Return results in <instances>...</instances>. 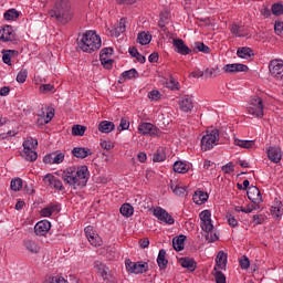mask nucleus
I'll return each mask as SVG.
<instances>
[{
    "label": "nucleus",
    "mask_w": 283,
    "mask_h": 283,
    "mask_svg": "<svg viewBox=\"0 0 283 283\" xmlns=\"http://www.w3.org/2000/svg\"><path fill=\"white\" fill-rule=\"evenodd\" d=\"M218 140H220V130L212 129L209 134L201 138L202 151H209L210 149H213V147L218 145Z\"/></svg>",
    "instance_id": "4"
},
{
    "label": "nucleus",
    "mask_w": 283,
    "mask_h": 283,
    "mask_svg": "<svg viewBox=\"0 0 283 283\" xmlns=\"http://www.w3.org/2000/svg\"><path fill=\"white\" fill-rule=\"evenodd\" d=\"M53 118H54V108H49L46 113V117L44 119L45 125H48V123H50V120H52Z\"/></svg>",
    "instance_id": "61"
},
{
    "label": "nucleus",
    "mask_w": 283,
    "mask_h": 283,
    "mask_svg": "<svg viewBox=\"0 0 283 283\" xmlns=\"http://www.w3.org/2000/svg\"><path fill=\"white\" fill-rule=\"evenodd\" d=\"M99 61H101L103 67H105V70H112V67L114 66V60H112V59L99 57Z\"/></svg>",
    "instance_id": "47"
},
{
    "label": "nucleus",
    "mask_w": 283,
    "mask_h": 283,
    "mask_svg": "<svg viewBox=\"0 0 283 283\" xmlns=\"http://www.w3.org/2000/svg\"><path fill=\"white\" fill-rule=\"evenodd\" d=\"M62 179L72 189H83L90 180V170L87 166L70 167L62 172Z\"/></svg>",
    "instance_id": "1"
},
{
    "label": "nucleus",
    "mask_w": 283,
    "mask_h": 283,
    "mask_svg": "<svg viewBox=\"0 0 283 283\" xmlns=\"http://www.w3.org/2000/svg\"><path fill=\"white\" fill-rule=\"evenodd\" d=\"M193 52H203V54H209L211 52V49L202 42H196Z\"/></svg>",
    "instance_id": "42"
},
{
    "label": "nucleus",
    "mask_w": 283,
    "mask_h": 283,
    "mask_svg": "<svg viewBox=\"0 0 283 283\" xmlns=\"http://www.w3.org/2000/svg\"><path fill=\"white\" fill-rule=\"evenodd\" d=\"M94 266L97 270V272L101 274L102 279L106 283H116V279L112 274V271L105 263L102 261H95Z\"/></svg>",
    "instance_id": "8"
},
{
    "label": "nucleus",
    "mask_w": 283,
    "mask_h": 283,
    "mask_svg": "<svg viewBox=\"0 0 283 283\" xmlns=\"http://www.w3.org/2000/svg\"><path fill=\"white\" fill-rule=\"evenodd\" d=\"M249 114L251 116H255L256 118H262L264 116V105L262 98L254 96L250 99V104L248 107Z\"/></svg>",
    "instance_id": "7"
},
{
    "label": "nucleus",
    "mask_w": 283,
    "mask_h": 283,
    "mask_svg": "<svg viewBox=\"0 0 283 283\" xmlns=\"http://www.w3.org/2000/svg\"><path fill=\"white\" fill-rule=\"evenodd\" d=\"M101 36L96 34L95 31H86L83 34L82 40L78 42V48L88 54L96 52V50H101Z\"/></svg>",
    "instance_id": "3"
},
{
    "label": "nucleus",
    "mask_w": 283,
    "mask_h": 283,
    "mask_svg": "<svg viewBox=\"0 0 283 283\" xmlns=\"http://www.w3.org/2000/svg\"><path fill=\"white\" fill-rule=\"evenodd\" d=\"M21 156L22 158H24V160H28L29 163H34V160L39 158V154H36L35 150H23Z\"/></svg>",
    "instance_id": "35"
},
{
    "label": "nucleus",
    "mask_w": 283,
    "mask_h": 283,
    "mask_svg": "<svg viewBox=\"0 0 283 283\" xmlns=\"http://www.w3.org/2000/svg\"><path fill=\"white\" fill-rule=\"evenodd\" d=\"M199 76H206V78H216V76H220V69H207L205 72H200Z\"/></svg>",
    "instance_id": "36"
},
{
    "label": "nucleus",
    "mask_w": 283,
    "mask_h": 283,
    "mask_svg": "<svg viewBox=\"0 0 283 283\" xmlns=\"http://www.w3.org/2000/svg\"><path fill=\"white\" fill-rule=\"evenodd\" d=\"M240 266L241 269H249V266H251V261H249V258H247L245 255H243L240 259Z\"/></svg>",
    "instance_id": "58"
},
{
    "label": "nucleus",
    "mask_w": 283,
    "mask_h": 283,
    "mask_svg": "<svg viewBox=\"0 0 283 283\" xmlns=\"http://www.w3.org/2000/svg\"><path fill=\"white\" fill-rule=\"evenodd\" d=\"M260 209V203H249L245 208V213H252V211H258Z\"/></svg>",
    "instance_id": "59"
},
{
    "label": "nucleus",
    "mask_w": 283,
    "mask_h": 283,
    "mask_svg": "<svg viewBox=\"0 0 283 283\" xmlns=\"http://www.w3.org/2000/svg\"><path fill=\"white\" fill-rule=\"evenodd\" d=\"M207 234L205 235V239L207 240V242H216L218 240V234L213 233V232H206Z\"/></svg>",
    "instance_id": "60"
},
{
    "label": "nucleus",
    "mask_w": 283,
    "mask_h": 283,
    "mask_svg": "<svg viewBox=\"0 0 283 283\" xmlns=\"http://www.w3.org/2000/svg\"><path fill=\"white\" fill-rule=\"evenodd\" d=\"M28 80V70L22 69L18 75H17V82L18 83H23L24 81Z\"/></svg>",
    "instance_id": "49"
},
{
    "label": "nucleus",
    "mask_w": 283,
    "mask_h": 283,
    "mask_svg": "<svg viewBox=\"0 0 283 283\" xmlns=\"http://www.w3.org/2000/svg\"><path fill=\"white\" fill-rule=\"evenodd\" d=\"M179 107L182 112H191L193 109V101L189 95H185L179 99Z\"/></svg>",
    "instance_id": "21"
},
{
    "label": "nucleus",
    "mask_w": 283,
    "mask_h": 283,
    "mask_svg": "<svg viewBox=\"0 0 283 283\" xmlns=\"http://www.w3.org/2000/svg\"><path fill=\"white\" fill-rule=\"evenodd\" d=\"M148 98H150L151 101H158V98H160V92H158L156 90L149 92Z\"/></svg>",
    "instance_id": "62"
},
{
    "label": "nucleus",
    "mask_w": 283,
    "mask_h": 283,
    "mask_svg": "<svg viewBox=\"0 0 283 283\" xmlns=\"http://www.w3.org/2000/svg\"><path fill=\"white\" fill-rule=\"evenodd\" d=\"M117 129L118 132H125V129H129V122L125 118H122Z\"/></svg>",
    "instance_id": "57"
},
{
    "label": "nucleus",
    "mask_w": 283,
    "mask_h": 283,
    "mask_svg": "<svg viewBox=\"0 0 283 283\" xmlns=\"http://www.w3.org/2000/svg\"><path fill=\"white\" fill-rule=\"evenodd\" d=\"M199 218L201 220L200 227L205 233H211L213 231V223L211 222V210H203L200 212Z\"/></svg>",
    "instance_id": "9"
},
{
    "label": "nucleus",
    "mask_w": 283,
    "mask_h": 283,
    "mask_svg": "<svg viewBox=\"0 0 283 283\" xmlns=\"http://www.w3.org/2000/svg\"><path fill=\"white\" fill-rule=\"evenodd\" d=\"M23 187V180L21 178H15L11 180V190L12 191H21Z\"/></svg>",
    "instance_id": "44"
},
{
    "label": "nucleus",
    "mask_w": 283,
    "mask_h": 283,
    "mask_svg": "<svg viewBox=\"0 0 283 283\" xmlns=\"http://www.w3.org/2000/svg\"><path fill=\"white\" fill-rule=\"evenodd\" d=\"M160 19L158 22L159 28L163 30V28H165V23H167V21H169V12L164 11L160 13Z\"/></svg>",
    "instance_id": "46"
},
{
    "label": "nucleus",
    "mask_w": 283,
    "mask_h": 283,
    "mask_svg": "<svg viewBox=\"0 0 283 283\" xmlns=\"http://www.w3.org/2000/svg\"><path fill=\"white\" fill-rule=\"evenodd\" d=\"M216 262L219 269H224L227 266V253H224V251H219L216 258Z\"/></svg>",
    "instance_id": "33"
},
{
    "label": "nucleus",
    "mask_w": 283,
    "mask_h": 283,
    "mask_svg": "<svg viewBox=\"0 0 283 283\" xmlns=\"http://www.w3.org/2000/svg\"><path fill=\"white\" fill-rule=\"evenodd\" d=\"M114 54V49L112 48H105L102 49L99 53V59H107L108 56H112Z\"/></svg>",
    "instance_id": "50"
},
{
    "label": "nucleus",
    "mask_w": 283,
    "mask_h": 283,
    "mask_svg": "<svg viewBox=\"0 0 283 283\" xmlns=\"http://www.w3.org/2000/svg\"><path fill=\"white\" fill-rule=\"evenodd\" d=\"M237 55L239 59H251V56H255V53L253 52V49L249 46H242L238 49Z\"/></svg>",
    "instance_id": "25"
},
{
    "label": "nucleus",
    "mask_w": 283,
    "mask_h": 283,
    "mask_svg": "<svg viewBox=\"0 0 283 283\" xmlns=\"http://www.w3.org/2000/svg\"><path fill=\"white\" fill-rule=\"evenodd\" d=\"M192 200L196 202V205H203V202L209 200V195L202 190H198L195 192Z\"/></svg>",
    "instance_id": "27"
},
{
    "label": "nucleus",
    "mask_w": 283,
    "mask_h": 283,
    "mask_svg": "<svg viewBox=\"0 0 283 283\" xmlns=\"http://www.w3.org/2000/svg\"><path fill=\"white\" fill-rule=\"evenodd\" d=\"M126 271L128 273H135V275L147 273L149 271V264L145 261L132 262V260H125Z\"/></svg>",
    "instance_id": "5"
},
{
    "label": "nucleus",
    "mask_w": 283,
    "mask_h": 283,
    "mask_svg": "<svg viewBox=\"0 0 283 283\" xmlns=\"http://www.w3.org/2000/svg\"><path fill=\"white\" fill-rule=\"evenodd\" d=\"M214 280L217 283H227V276L224 273H222V271H217L214 273Z\"/></svg>",
    "instance_id": "54"
},
{
    "label": "nucleus",
    "mask_w": 283,
    "mask_h": 283,
    "mask_svg": "<svg viewBox=\"0 0 283 283\" xmlns=\"http://www.w3.org/2000/svg\"><path fill=\"white\" fill-rule=\"evenodd\" d=\"M65 160V154L60 151L50 153L43 158L45 165H61Z\"/></svg>",
    "instance_id": "12"
},
{
    "label": "nucleus",
    "mask_w": 283,
    "mask_h": 283,
    "mask_svg": "<svg viewBox=\"0 0 283 283\" xmlns=\"http://www.w3.org/2000/svg\"><path fill=\"white\" fill-rule=\"evenodd\" d=\"M50 229H52V223L48 220H42L35 224L34 233L35 235H46Z\"/></svg>",
    "instance_id": "18"
},
{
    "label": "nucleus",
    "mask_w": 283,
    "mask_h": 283,
    "mask_svg": "<svg viewBox=\"0 0 283 283\" xmlns=\"http://www.w3.org/2000/svg\"><path fill=\"white\" fill-rule=\"evenodd\" d=\"M230 30L232 34H235V36H249V32L244 25L232 24Z\"/></svg>",
    "instance_id": "29"
},
{
    "label": "nucleus",
    "mask_w": 283,
    "mask_h": 283,
    "mask_svg": "<svg viewBox=\"0 0 283 283\" xmlns=\"http://www.w3.org/2000/svg\"><path fill=\"white\" fill-rule=\"evenodd\" d=\"M274 32L277 36H283V22L276 21L274 24Z\"/></svg>",
    "instance_id": "55"
},
{
    "label": "nucleus",
    "mask_w": 283,
    "mask_h": 283,
    "mask_svg": "<svg viewBox=\"0 0 283 283\" xmlns=\"http://www.w3.org/2000/svg\"><path fill=\"white\" fill-rule=\"evenodd\" d=\"M45 185H49V187H53V189H56L57 191H63L65 187L63 186V181L61 179L54 177L53 175H45L43 178Z\"/></svg>",
    "instance_id": "15"
},
{
    "label": "nucleus",
    "mask_w": 283,
    "mask_h": 283,
    "mask_svg": "<svg viewBox=\"0 0 283 283\" xmlns=\"http://www.w3.org/2000/svg\"><path fill=\"white\" fill-rule=\"evenodd\" d=\"M228 224L230 227H238V219H235V217H233L232 214H229Z\"/></svg>",
    "instance_id": "63"
},
{
    "label": "nucleus",
    "mask_w": 283,
    "mask_h": 283,
    "mask_svg": "<svg viewBox=\"0 0 283 283\" xmlns=\"http://www.w3.org/2000/svg\"><path fill=\"white\" fill-rule=\"evenodd\" d=\"M272 14L275 17H281L283 14V4L282 3H274L272 4Z\"/></svg>",
    "instance_id": "45"
},
{
    "label": "nucleus",
    "mask_w": 283,
    "mask_h": 283,
    "mask_svg": "<svg viewBox=\"0 0 283 283\" xmlns=\"http://www.w3.org/2000/svg\"><path fill=\"white\" fill-rule=\"evenodd\" d=\"M41 94H50V92H54V85L52 84H42L40 86Z\"/></svg>",
    "instance_id": "51"
},
{
    "label": "nucleus",
    "mask_w": 283,
    "mask_h": 283,
    "mask_svg": "<svg viewBox=\"0 0 283 283\" xmlns=\"http://www.w3.org/2000/svg\"><path fill=\"white\" fill-rule=\"evenodd\" d=\"M174 171H176V174H187V171H189V165L182 161H176L174 164Z\"/></svg>",
    "instance_id": "37"
},
{
    "label": "nucleus",
    "mask_w": 283,
    "mask_h": 283,
    "mask_svg": "<svg viewBox=\"0 0 283 283\" xmlns=\"http://www.w3.org/2000/svg\"><path fill=\"white\" fill-rule=\"evenodd\" d=\"M223 71L228 74H238V72H249V66L240 63L227 64L223 66Z\"/></svg>",
    "instance_id": "19"
},
{
    "label": "nucleus",
    "mask_w": 283,
    "mask_h": 283,
    "mask_svg": "<svg viewBox=\"0 0 283 283\" xmlns=\"http://www.w3.org/2000/svg\"><path fill=\"white\" fill-rule=\"evenodd\" d=\"M19 36H17V33L14 30H12V27L7 25L0 30V41H18Z\"/></svg>",
    "instance_id": "13"
},
{
    "label": "nucleus",
    "mask_w": 283,
    "mask_h": 283,
    "mask_svg": "<svg viewBox=\"0 0 283 283\" xmlns=\"http://www.w3.org/2000/svg\"><path fill=\"white\" fill-rule=\"evenodd\" d=\"M171 189L176 196H187V188L182 186H176L175 188L171 186Z\"/></svg>",
    "instance_id": "48"
},
{
    "label": "nucleus",
    "mask_w": 283,
    "mask_h": 283,
    "mask_svg": "<svg viewBox=\"0 0 283 283\" xmlns=\"http://www.w3.org/2000/svg\"><path fill=\"white\" fill-rule=\"evenodd\" d=\"M248 198L253 202L254 205H260L262 203V193L260 192V189L255 186H251L248 189Z\"/></svg>",
    "instance_id": "17"
},
{
    "label": "nucleus",
    "mask_w": 283,
    "mask_h": 283,
    "mask_svg": "<svg viewBox=\"0 0 283 283\" xmlns=\"http://www.w3.org/2000/svg\"><path fill=\"white\" fill-rule=\"evenodd\" d=\"M85 132H87V127L83 125H73L72 127V136H85Z\"/></svg>",
    "instance_id": "41"
},
{
    "label": "nucleus",
    "mask_w": 283,
    "mask_h": 283,
    "mask_svg": "<svg viewBox=\"0 0 283 283\" xmlns=\"http://www.w3.org/2000/svg\"><path fill=\"white\" fill-rule=\"evenodd\" d=\"M234 145H237L238 147H242V149H252V147L255 146V142L254 140H244V139H234Z\"/></svg>",
    "instance_id": "31"
},
{
    "label": "nucleus",
    "mask_w": 283,
    "mask_h": 283,
    "mask_svg": "<svg viewBox=\"0 0 283 283\" xmlns=\"http://www.w3.org/2000/svg\"><path fill=\"white\" fill-rule=\"evenodd\" d=\"M166 156L165 154L163 153V150L158 149L154 156H153V160L155 163H163V160H165Z\"/></svg>",
    "instance_id": "52"
},
{
    "label": "nucleus",
    "mask_w": 283,
    "mask_h": 283,
    "mask_svg": "<svg viewBox=\"0 0 283 283\" xmlns=\"http://www.w3.org/2000/svg\"><path fill=\"white\" fill-rule=\"evenodd\" d=\"M12 53H14V51L9 50L7 53L3 54L2 61H3V63H6V65H11L12 55H10V54H12Z\"/></svg>",
    "instance_id": "56"
},
{
    "label": "nucleus",
    "mask_w": 283,
    "mask_h": 283,
    "mask_svg": "<svg viewBox=\"0 0 283 283\" xmlns=\"http://www.w3.org/2000/svg\"><path fill=\"white\" fill-rule=\"evenodd\" d=\"M84 232L90 244H92V247H101L103 244V240L101 239L98 233L94 231V227L92 226L86 227L84 229Z\"/></svg>",
    "instance_id": "10"
},
{
    "label": "nucleus",
    "mask_w": 283,
    "mask_h": 283,
    "mask_svg": "<svg viewBox=\"0 0 283 283\" xmlns=\"http://www.w3.org/2000/svg\"><path fill=\"white\" fill-rule=\"evenodd\" d=\"M119 211L125 218H132V216H134V207H132L129 203H124Z\"/></svg>",
    "instance_id": "38"
},
{
    "label": "nucleus",
    "mask_w": 283,
    "mask_h": 283,
    "mask_svg": "<svg viewBox=\"0 0 283 283\" xmlns=\"http://www.w3.org/2000/svg\"><path fill=\"white\" fill-rule=\"evenodd\" d=\"M167 251L165 249L159 250L158 256H157V264L161 271H165L167 269V264H169V261L166 260Z\"/></svg>",
    "instance_id": "23"
},
{
    "label": "nucleus",
    "mask_w": 283,
    "mask_h": 283,
    "mask_svg": "<svg viewBox=\"0 0 283 283\" xmlns=\"http://www.w3.org/2000/svg\"><path fill=\"white\" fill-rule=\"evenodd\" d=\"M185 240H187V235L180 234L172 239V247L175 251H184L185 250Z\"/></svg>",
    "instance_id": "22"
},
{
    "label": "nucleus",
    "mask_w": 283,
    "mask_h": 283,
    "mask_svg": "<svg viewBox=\"0 0 283 283\" xmlns=\"http://www.w3.org/2000/svg\"><path fill=\"white\" fill-rule=\"evenodd\" d=\"M3 18L6 21H15V19H19V12L17 9H9L4 12Z\"/></svg>",
    "instance_id": "40"
},
{
    "label": "nucleus",
    "mask_w": 283,
    "mask_h": 283,
    "mask_svg": "<svg viewBox=\"0 0 283 283\" xmlns=\"http://www.w3.org/2000/svg\"><path fill=\"white\" fill-rule=\"evenodd\" d=\"M36 147H39V140H36L32 137H28L23 142V151H34V149H36Z\"/></svg>",
    "instance_id": "26"
},
{
    "label": "nucleus",
    "mask_w": 283,
    "mask_h": 283,
    "mask_svg": "<svg viewBox=\"0 0 283 283\" xmlns=\"http://www.w3.org/2000/svg\"><path fill=\"white\" fill-rule=\"evenodd\" d=\"M51 283H67V281L64 280L63 276H54Z\"/></svg>",
    "instance_id": "64"
},
{
    "label": "nucleus",
    "mask_w": 283,
    "mask_h": 283,
    "mask_svg": "<svg viewBox=\"0 0 283 283\" xmlns=\"http://www.w3.org/2000/svg\"><path fill=\"white\" fill-rule=\"evenodd\" d=\"M137 43H139L140 45H149V43H151V35L146 32L138 33Z\"/></svg>",
    "instance_id": "34"
},
{
    "label": "nucleus",
    "mask_w": 283,
    "mask_h": 283,
    "mask_svg": "<svg viewBox=\"0 0 283 283\" xmlns=\"http://www.w3.org/2000/svg\"><path fill=\"white\" fill-rule=\"evenodd\" d=\"M221 171H223V174H233V171H235V166L230 161L222 166Z\"/></svg>",
    "instance_id": "53"
},
{
    "label": "nucleus",
    "mask_w": 283,
    "mask_h": 283,
    "mask_svg": "<svg viewBox=\"0 0 283 283\" xmlns=\"http://www.w3.org/2000/svg\"><path fill=\"white\" fill-rule=\"evenodd\" d=\"M271 76L277 82L283 83V60H271L269 63Z\"/></svg>",
    "instance_id": "6"
},
{
    "label": "nucleus",
    "mask_w": 283,
    "mask_h": 283,
    "mask_svg": "<svg viewBox=\"0 0 283 283\" xmlns=\"http://www.w3.org/2000/svg\"><path fill=\"white\" fill-rule=\"evenodd\" d=\"M25 249L30 251V253H39V245L36 242L32 240L24 241Z\"/></svg>",
    "instance_id": "43"
},
{
    "label": "nucleus",
    "mask_w": 283,
    "mask_h": 283,
    "mask_svg": "<svg viewBox=\"0 0 283 283\" xmlns=\"http://www.w3.org/2000/svg\"><path fill=\"white\" fill-rule=\"evenodd\" d=\"M154 216L157 218V220H160L165 224H175L176 222L174 217H171V214H169V212L163 208H155Z\"/></svg>",
    "instance_id": "11"
},
{
    "label": "nucleus",
    "mask_w": 283,
    "mask_h": 283,
    "mask_svg": "<svg viewBox=\"0 0 283 283\" xmlns=\"http://www.w3.org/2000/svg\"><path fill=\"white\" fill-rule=\"evenodd\" d=\"M126 23H127V20L125 18H122L119 20L118 24L114 29L115 36H120V34H123V32L127 30Z\"/></svg>",
    "instance_id": "32"
},
{
    "label": "nucleus",
    "mask_w": 283,
    "mask_h": 283,
    "mask_svg": "<svg viewBox=\"0 0 283 283\" xmlns=\"http://www.w3.org/2000/svg\"><path fill=\"white\" fill-rule=\"evenodd\" d=\"M138 132L143 136H158V128L151 123H142L138 126Z\"/></svg>",
    "instance_id": "14"
},
{
    "label": "nucleus",
    "mask_w": 283,
    "mask_h": 283,
    "mask_svg": "<svg viewBox=\"0 0 283 283\" xmlns=\"http://www.w3.org/2000/svg\"><path fill=\"white\" fill-rule=\"evenodd\" d=\"M73 156L75 158H87V156H92V150L88 148H83V147H75L72 150Z\"/></svg>",
    "instance_id": "24"
},
{
    "label": "nucleus",
    "mask_w": 283,
    "mask_h": 283,
    "mask_svg": "<svg viewBox=\"0 0 283 283\" xmlns=\"http://www.w3.org/2000/svg\"><path fill=\"white\" fill-rule=\"evenodd\" d=\"M181 266L184 269H188V271L191 272L196 271V269L198 268L196 261L189 258L181 259Z\"/></svg>",
    "instance_id": "30"
},
{
    "label": "nucleus",
    "mask_w": 283,
    "mask_h": 283,
    "mask_svg": "<svg viewBox=\"0 0 283 283\" xmlns=\"http://www.w3.org/2000/svg\"><path fill=\"white\" fill-rule=\"evenodd\" d=\"M268 157L269 160H271L272 163H280V160H282V148L280 147H270L268 149Z\"/></svg>",
    "instance_id": "20"
},
{
    "label": "nucleus",
    "mask_w": 283,
    "mask_h": 283,
    "mask_svg": "<svg viewBox=\"0 0 283 283\" xmlns=\"http://www.w3.org/2000/svg\"><path fill=\"white\" fill-rule=\"evenodd\" d=\"M114 129L115 125L109 120H103L98 125V130L102 132V134H109L111 132H114Z\"/></svg>",
    "instance_id": "28"
},
{
    "label": "nucleus",
    "mask_w": 283,
    "mask_h": 283,
    "mask_svg": "<svg viewBox=\"0 0 283 283\" xmlns=\"http://www.w3.org/2000/svg\"><path fill=\"white\" fill-rule=\"evenodd\" d=\"M172 45L175 48V52L178 54H181L182 56H187V54H191V49L185 44V41L182 39H175L172 42Z\"/></svg>",
    "instance_id": "16"
},
{
    "label": "nucleus",
    "mask_w": 283,
    "mask_h": 283,
    "mask_svg": "<svg viewBox=\"0 0 283 283\" xmlns=\"http://www.w3.org/2000/svg\"><path fill=\"white\" fill-rule=\"evenodd\" d=\"M137 76H138V71H136V69H130L122 73L120 81H126V78H128V81H132V78H137Z\"/></svg>",
    "instance_id": "39"
},
{
    "label": "nucleus",
    "mask_w": 283,
    "mask_h": 283,
    "mask_svg": "<svg viewBox=\"0 0 283 283\" xmlns=\"http://www.w3.org/2000/svg\"><path fill=\"white\" fill-rule=\"evenodd\" d=\"M49 15L55 19L57 23L67 25L72 19H74V11L72 4L67 0H61L55 3V7L49 11Z\"/></svg>",
    "instance_id": "2"
}]
</instances>
